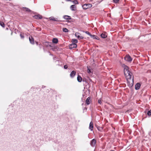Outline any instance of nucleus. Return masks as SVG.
Instances as JSON below:
<instances>
[{"mask_svg":"<svg viewBox=\"0 0 151 151\" xmlns=\"http://www.w3.org/2000/svg\"><path fill=\"white\" fill-rule=\"evenodd\" d=\"M127 80L128 85L129 87H131L134 84L133 77L132 73L130 72L125 75Z\"/></svg>","mask_w":151,"mask_h":151,"instance_id":"1","label":"nucleus"},{"mask_svg":"<svg viewBox=\"0 0 151 151\" xmlns=\"http://www.w3.org/2000/svg\"><path fill=\"white\" fill-rule=\"evenodd\" d=\"M123 66L124 68V72L125 75L130 72L129 70L128 67L127 65H123Z\"/></svg>","mask_w":151,"mask_h":151,"instance_id":"2","label":"nucleus"},{"mask_svg":"<svg viewBox=\"0 0 151 151\" xmlns=\"http://www.w3.org/2000/svg\"><path fill=\"white\" fill-rule=\"evenodd\" d=\"M92 5L91 4H85L82 6V7L84 9H87L88 8L91 7Z\"/></svg>","mask_w":151,"mask_h":151,"instance_id":"3","label":"nucleus"},{"mask_svg":"<svg viewBox=\"0 0 151 151\" xmlns=\"http://www.w3.org/2000/svg\"><path fill=\"white\" fill-rule=\"evenodd\" d=\"M124 59L128 62H131L132 61V58L130 56L128 55H127L124 57Z\"/></svg>","mask_w":151,"mask_h":151,"instance_id":"4","label":"nucleus"},{"mask_svg":"<svg viewBox=\"0 0 151 151\" xmlns=\"http://www.w3.org/2000/svg\"><path fill=\"white\" fill-rule=\"evenodd\" d=\"M75 36L79 39H81L83 38V37L82 36H81V34L78 32H76V33Z\"/></svg>","mask_w":151,"mask_h":151,"instance_id":"5","label":"nucleus"},{"mask_svg":"<svg viewBox=\"0 0 151 151\" xmlns=\"http://www.w3.org/2000/svg\"><path fill=\"white\" fill-rule=\"evenodd\" d=\"M49 19L50 20L53 21H60L59 20H58V18H56L53 17H51L49 18Z\"/></svg>","mask_w":151,"mask_h":151,"instance_id":"6","label":"nucleus"},{"mask_svg":"<svg viewBox=\"0 0 151 151\" xmlns=\"http://www.w3.org/2000/svg\"><path fill=\"white\" fill-rule=\"evenodd\" d=\"M77 47V45L75 43H72L70 44L69 46V48L70 49H72L74 48H76Z\"/></svg>","mask_w":151,"mask_h":151,"instance_id":"7","label":"nucleus"},{"mask_svg":"<svg viewBox=\"0 0 151 151\" xmlns=\"http://www.w3.org/2000/svg\"><path fill=\"white\" fill-rule=\"evenodd\" d=\"M96 141L94 139H93L91 142L90 145L91 146H93L96 144Z\"/></svg>","mask_w":151,"mask_h":151,"instance_id":"8","label":"nucleus"},{"mask_svg":"<svg viewBox=\"0 0 151 151\" xmlns=\"http://www.w3.org/2000/svg\"><path fill=\"white\" fill-rule=\"evenodd\" d=\"M70 9L72 11H74L76 10V6L75 5H72L70 7Z\"/></svg>","mask_w":151,"mask_h":151,"instance_id":"9","label":"nucleus"},{"mask_svg":"<svg viewBox=\"0 0 151 151\" xmlns=\"http://www.w3.org/2000/svg\"><path fill=\"white\" fill-rule=\"evenodd\" d=\"M34 17L37 19H40L42 18V16L40 15H37L34 16Z\"/></svg>","mask_w":151,"mask_h":151,"instance_id":"10","label":"nucleus"},{"mask_svg":"<svg viewBox=\"0 0 151 151\" xmlns=\"http://www.w3.org/2000/svg\"><path fill=\"white\" fill-rule=\"evenodd\" d=\"M29 39L30 42L32 44L34 43V41L33 38L32 37H29Z\"/></svg>","mask_w":151,"mask_h":151,"instance_id":"11","label":"nucleus"},{"mask_svg":"<svg viewBox=\"0 0 151 151\" xmlns=\"http://www.w3.org/2000/svg\"><path fill=\"white\" fill-rule=\"evenodd\" d=\"M140 86L141 85L140 83H137L136 85H135V89L137 90L139 89V88H140Z\"/></svg>","mask_w":151,"mask_h":151,"instance_id":"12","label":"nucleus"},{"mask_svg":"<svg viewBox=\"0 0 151 151\" xmlns=\"http://www.w3.org/2000/svg\"><path fill=\"white\" fill-rule=\"evenodd\" d=\"M91 102V98L88 97L86 100V103L87 105H89Z\"/></svg>","mask_w":151,"mask_h":151,"instance_id":"13","label":"nucleus"},{"mask_svg":"<svg viewBox=\"0 0 151 151\" xmlns=\"http://www.w3.org/2000/svg\"><path fill=\"white\" fill-rule=\"evenodd\" d=\"M93 123L92 122H91L90 123L89 129L91 131L93 130Z\"/></svg>","mask_w":151,"mask_h":151,"instance_id":"14","label":"nucleus"},{"mask_svg":"<svg viewBox=\"0 0 151 151\" xmlns=\"http://www.w3.org/2000/svg\"><path fill=\"white\" fill-rule=\"evenodd\" d=\"M76 73V72L74 71H73L70 74V76L71 77L73 78L74 76Z\"/></svg>","mask_w":151,"mask_h":151,"instance_id":"15","label":"nucleus"},{"mask_svg":"<svg viewBox=\"0 0 151 151\" xmlns=\"http://www.w3.org/2000/svg\"><path fill=\"white\" fill-rule=\"evenodd\" d=\"M90 36L94 39H96L97 40H99V38L97 36L94 35H92L91 34L90 35Z\"/></svg>","mask_w":151,"mask_h":151,"instance_id":"16","label":"nucleus"},{"mask_svg":"<svg viewBox=\"0 0 151 151\" xmlns=\"http://www.w3.org/2000/svg\"><path fill=\"white\" fill-rule=\"evenodd\" d=\"M63 18L65 19H71L70 16L67 15L64 16Z\"/></svg>","mask_w":151,"mask_h":151,"instance_id":"17","label":"nucleus"},{"mask_svg":"<svg viewBox=\"0 0 151 151\" xmlns=\"http://www.w3.org/2000/svg\"><path fill=\"white\" fill-rule=\"evenodd\" d=\"M101 37L103 38H106L107 37V35L105 33H102L101 35Z\"/></svg>","mask_w":151,"mask_h":151,"instance_id":"18","label":"nucleus"},{"mask_svg":"<svg viewBox=\"0 0 151 151\" xmlns=\"http://www.w3.org/2000/svg\"><path fill=\"white\" fill-rule=\"evenodd\" d=\"M78 81L79 82H81L82 81V78L79 76L78 75L77 78Z\"/></svg>","mask_w":151,"mask_h":151,"instance_id":"19","label":"nucleus"},{"mask_svg":"<svg viewBox=\"0 0 151 151\" xmlns=\"http://www.w3.org/2000/svg\"><path fill=\"white\" fill-rule=\"evenodd\" d=\"M58 40L57 38H53L52 40V42L53 43L56 44L58 42Z\"/></svg>","mask_w":151,"mask_h":151,"instance_id":"20","label":"nucleus"},{"mask_svg":"<svg viewBox=\"0 0 151 151\" xmlns=\"http://www.w3.org/2000/svg\"><path fill=\"white\" fill-rule=\"evenodd\" d=\"M72 42L73 43H75L76 44L78 42V41L76 39H73L72 40Z\"/></svg>","mask_w":151,"mask_h":151,"instance_id":"21","label":"nucleus"},{"mask_svg":"<svg viewBox=\"0 0 151 151\" xmlns=\"http://www.w3.org/2000/svg\"><path fill=\"white\" fill-rule=\"evenodd\" d=\"M63 31L64 32H68V29L65 28H63Z\"/></svg>","mask_w":151,"mask_h":151,"instance_id":"22","label":"nucleus"},{"mask_svg":"<svg viewBox=\"0 0 151 151\" xmlns=\"http://www.w3.org/2000/svg\"><path fill=\"white\" fill-rule=\"evenodd\" d=\"M24 11H27V12H29L30 11V10L28 8H24Z\"/></svg>","mask_w":151,"mask_h":151,"instance_id":"23","label":"nucleus"},{"mask_svg":"<svg viewBox=\"0 0 151 151\" xmlns=\"http://www.w3.org/2000/svg\"><path fill=\"white\" fill-rule=\"evenodd\" d=\"M0 25L3 27H4V24L3 22H0Z\"/></svg>","mask_w":151,"mask_h":151,"instance_id":"24","label":"nucleus"},{"mask_svg":"<svg viewBox=\"0 0 151 151\" xmlns=\"http://www.w3.org/2000/svg\"><path fill=\"white\" fill-rule=\"evenodd\" d=\"M147 114L148 116H150L151 115V110L148 111Z\"/></svg>","mask_w":151,"mask_h":151,"instance_id":"25","label":"nucleus"},{"mask_svg":"<svg viewBox=\"0 0 151 151\" xmlns=\"http://www.w3.org/2000/svg\"><path fill=\"white\" fill-rule=\"evenodd\" d=\"M88 73H90L92 72L91 70L88 68Z\"/></svg>","mask_w":151,"mask_h":151,"instance_id":"26","label":"nucleus"},{"mask_svg":"<svg viewBox=\"0 0 151 151\" xmlns=\"http://www.w3.org/2000/svg\"><path fill=\"white\" fill-rule=\"evenodd\" d=\"M86 33L88 35H89L90 36V35H91L88 32V31H86Z\"/></svg>","mask_w":151,"mask_h":151,"instance_id":"27","label":"nucleus"},{"mask_svg":"<svg viewBox=\"0 0 151 151\" xmlns=\"http://www.w3.org/2000/svg\"><path fill=\"white\" fill-rule=\"evenodd\" d=\"M113 1H114L115 3H117L118 2L119 0H113Z\"/></svg>","mask_w":151,"mask_h":151,"instance_id":"28","label":"nucleus"},{"mask_svg":"<svg viewBox=\"0 0 151 151\" xmlns=\"http://www.w3.org/2000/svg\"><path fill=\"white\" fill-rule=\"evenodd\" d=\"M73 2L74 3L76 4H77L78 3V2L76 1H74Z\"/></svg>","mask_w":151,"mask_h":151,"instance_id":"29","label":"nucleus"},{"mask_svg":"<svg viewBox=\"0 0 151 151\" xmlns=\"http://www.w3.org/2000/svg\"><path fill=\"white\" fill-rule=\"evenodd\" d=\"M68 67V66L67 65H65L64 66V68L65 69H67V68Z\"/></svg>","mask_w":151,"mask_h":151,"instance_id":"30","label":"nucleus"},{"mask_svg":"<svg viewBox=\"0 0 151 151\" xmlns=\"http://www.w3.org/2000/svg\"><path fill=\"white\" fill-rule=\"evenodd\" d=\"M98 103L99 104H101V101L100 99H99L98 100Z\"/></svg>","mask_w":151,"mask_h":151,"instance_id":"31","label":"nucleus"},{"mask_svg":"<svg viewBox=\"0 0 151 151\" xmlns=\"http://www.w3.org/2000/svg\"><path fill=\"white\" fill-rule=\"evenodd\" d=\"M98 129L99 130H101V129H102V128H101L100 127H99L98 128Z\"/></svg>","mask_w":151,"mask_h":151,"instance_id":"32","label":"nucleus"},{"mask_svg":"<svg viewBox=\"0 0 151 151\" xmlns=\"http://www.w3.org/2000/svg\"><path fill=\"white\" fill-rule=\"evenodd\" d=\"M70 0H66L67 1H70Z\"/></svg>","mask_w":151,"mask_h":151,"instance_id":"33","label":"nucleus"},{"mask_svg":"<svg viewBox=\"0 0 151 151\" xmlns=\"http://www.w3.org/2000/svg\"><path fill=\"white\" fill-rule=\"evenodd\" d=\"M149 1H150L151 2V0H149Z\"/></svg>","mask_w":151,"mask_h":151,"instance_id":"34","label":"nucleus"}]
</instances>
